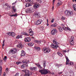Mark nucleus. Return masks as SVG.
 Returning <instances> with one entry per match:
<instances>
[{"label": "nucleus", "instance_id": "obj_1", "mask_svg": "<svg viewBox=\"0 0 76 76\" xmlns=\"http://www.w3.org/2000/svg\"><path fill=\"white\" fill-rule=\"evenodd\" d=\"M53 42L54 44H53V43H52L50 46L54 49H57L58 47V43L56 41V39H54L53 40Z\"/></svg>", "mask_w": 76, "mask_h": 76}, {"label": "nucleus", "instance_id": "obj_2", "mask_svg": "<svg viewBox=\"0 0 76 76\" xmlns=\"http://www.w3.org/2000/svg\"><path fill=\"white\" fill-rule=\"evenodd\" d=\"M39 72H40L42 75H46V74H48V73H51V72H50V71H48V69H46L40 70H39Z\"/></svg>", "mask_w": 76, "mask_h": 76}, {"label": "nucleus", "instance_id": "obj_3", "mask_svg": "<svg viewBox=\"0 0 76 76\" xmlns=\"http://www.w3.org/2000/svg\"><path fill=\"white\" fill-rule=\"evenodd\" d=\"M22 71L25 73V74L23 75V76H30L32 75L31 72L28 70H23Z\"/></svg>", "mask_w": 76, "mask_h": 76}, {"label": "nucleus", "instance_id": "obj_4", "mask_svg": "<svg viewBox=\"0 0 76 76\" xmlns=\"http://www.w3.org/2000/svg\"><path fill=\"white\" fill-rule=\"evenodd\" d=\"M42 50L44 51V52L45 53H48L50 52L51 51V49L48 47H45L43 48Z\"/></svg>", "mask_w": 76, "mask_h": 76}, {"label": "nucleus", "instance_id": "obj_5", "mask_svg": "<svg viewBox=\"0 0 76 76\" xmlns=\"http://www.w3.org/2000/svg\"><path fill=\"white\" fill-rule=\"evenodd\" d=\"M34 12V9L32 8H28L26 10V12L28 13H32Z\"/></svg>", "mask_w": 76, "mask_h": 76}, {"label": "nucleus", "instance_id": "obj_6", "mask_svg": "<svg viewBox=\"0 0 76 76\" xmlns=\"http://www.w3.org/2000/svg\"><path fill=\"white\" fill-rule=\"evenodd\" d=\"M65 13L66 15L69 16V15H73V11H69L66 10L65 11Z\"/></svg>", "mask_w": 76, "mask_h": 76}, {"label": "nucleus", "instance_id": "obj_7", "mask_svg": "<svg viewBox=\"0 0 76 76\" xmlns=\"http://www.w3.org/2000/svg\"><path fill=\"white\" fill-rule=\"evenodd\" d=\"M70 45H72L74 44V38L73 36H71L70 38V40L69 42Z\"/></svg>", "mask_w": 76, "mask_h": 76}, {"label": "nucleus", "instance_id": "obj_8", "mask_svg": "<svg viewBox=\"0 0 76 76\" xmlns=\"http://www.w3.org/2000/svg\"><path fill=\"white\" fill-rule=\"evenodd\" d=\"M17 51V50L16 49H12L9 52H10L11 54H15Z\"/></svg>", "mask_w": 76, "mask_h": 76}, {"label": "nucleus", "instance_id": "obj_9", "mask_svg": "<svg viewBox=\"0 0 76 76\" xmlns=\"http://www.w3.org/2000/svg\"><path fill=\"white\" fill-rule=\"evenodd\" d=\"M41 20H37L36 22H34V24L36 25H40L41 23Z\"/></svg>", "mask_w": 76, "mask_h": 76}, {"label": "nucleus", "instance_id": "obj_10", "mask_svg": "<svg viewBox=\"0 0 76 76\" xmlns=\"http://www.w3.org/2000/svg\"><path fill=\"white\" fill-rule=\"evenodd\" d=\"M57 32V31L56 29H53L51 31V34L52 35H55Z\"/></svg>", "mask_w": 76, "mask_h": 76}, {"label": "nucleus", "instance_id": "obj_11", "mask_svg": "<svg viewBox=\"0 0 76 76\" xmlns=\"http://www.w3.org/2000/svg\"><path fill=\"white\" fill-rule=\"evenodd\" d=\"M31 40V38L30 37H26L25 38L24 41L25 42H29Z\"/></svg>", "mask_w": 76, "mask_h": 76}, {"label": "nucleus", "instance_id": "obj_12", "mask_svg": "<svg viewBox=\"0 0 76 76\" xmlns=\"http://www.w3.org/2000/svg\"><path fill=\"white\" fill-rule=\"evenodd\" d=\"M28 65L27 64H23L21 66V68L22 69H24L25 68H26V67H28Z\"/></svg>", "mask_w": 76, "mask_h": 76}, {"label": "nucleus", "instance_id": "obj_13", "mask_svg": "<svg viewBox=\"0 0 76 76\" xmlns=\"http://www.w3.org/2000/svg\"><path fill=\"white\" fill-rule=\"evenodd\" d=\"M29 34L30 35H31V36H34V32L32 31L31 29H29Z\"/></svg>", "mask_w": 76, "mask_h": 76}, {"label": "nucleus", "instance_id": "obj_14", "mask_svg": "<svg viewBox=\"0 0 76 76\" xmlns=\"http://www.w3.org/2000/svg\"><path fill=\"white\" fill-rule=\"evenodd\" d=\"M37 66H34L33 67H31L30 68V70L32 71H36L37 70Z\"/></svg>", "mask_w": 76, "mask_h": 76}, {"label": "nucleus", "instance_id": "obj_15", "mask_svg": "<svg viewBox=\"0 0 76 76\" xmlns=\"http://www.w3.org/2000/svg\"><path fill=\"white\" fill-rule=\"evenodd\" d=\"M36 65L37 66V67H38L39 70H40V69H42V67L41 65L39 64V63H37V64H36Z\"/></svg>", "mask_w": 76, "mask_h": 76}, {"label": "nucleus", "instance_id": "obj_16", "mask_svg": "<svg viewBox=\"0 0 76 76\" xmlns=\"http://www.w3.org/2000/svg\"><path fill=\"white\" fill-rule=\"evenodd\" d=\"M26 2L27 3H29L30 4H32L34 3L33 0H26Z\"/></svg>", "mask_w": 76, "mask_h": 76}, {"label": "nucleus", "instance_id": "obj_17", "mask_svg": "<svg viewBox=\"0 0 76 76\" xmlns=\"http://www.w3.org/2000/svg\"><path fill=\"white\" fill-rule=\"evenodd\" d=\"M8 35L10 36H12V37H14L15 36V34L13 32H9L8 33Z\"/></svg>", "mask_w": 76, "mask_h": 76}, {"label": "nucleus", "instance_id": "obj_18", "mask_svg": "<svg viewBox=\"0 0 76 76\" xmlns=\"http://www.w3.org/2000/svg\"><path fill=\"white\" fill-rule=\"evenodd\" d=\"M29 62V61L28 60V61L27 60H24L23 61V64H27Z\"/></svg>", "mask_w": 76, "mask_h": 76}, {"label": "nucleus", "instance_id": "obj_19", "mask_svg": "<svg viewBox=\"0 0 76 76\" xmlns=\"http://www.w3.org/2000/svg\"><path fill=\"white\" fill-rule=\"evenodd\" d=\"M63 29L64 30H65V31H71V29L69 27H65Z\"/></svg>", "mask_w": 76, "mask_h": 76}, {"label": "nucleus", "instance_id": "obj_20", "mask_svg": "<svg viewBox=\"0 0 76 76\" xmlns=\"http://www.w3.org/2000/svg\"><path fill=\"white\" fill-rule=\"evenodd\" d=\"M34 16L37 18H39L40 16V14L38 13H34Z\"/></svg>", "mask_w": 76, "mask_h": 76}, {"label": "nucleus", "instance_id": "obj_21", "mask_svg": "<svg viewBox=\"0 0 76 76\" xmlns=\"http://www.w3.org/2000/svg\"><path fill=\"white\" fill-rule=\"evenodd\" d=\"M39 5H40L39 4H36L34 5L33 7L34 9H37V8L39 7Z\"/></svg>", "mask_w": 76, "mask_h": 76}, {"label": "nucleus", "instance_id": "obj_22", "mask_svg": "<svg viewBox=\"0 0 76 76\" xmlns=\"http://www.w3.org/2000/svg\"><path fill=\"white\" fill-rule=\"evenodd\" d=\"M65 58L66 59V65H67L69 62V58H68V57L67 56H66Z\"/></svg>", "mask_w": 76, "mask_h": 76}, {"label": "nucleus", "instance_id": "obj_23", "mask_svg": "<svg viewBox=\"0 0 76 76\" xmlns=\"http://www.w3.org/2000/svg\"><path fill=\"white\" fill-rule=\"evenodd\" d=\"M21 54V56H25V52L23 50H22Z\"/></svg>", "mask_w": 76, "mask_h": 76}, {"label": "nucleus", "instance_id": "obj_24", "mask_svg": "<svg viewBox=\"0 0 76 76\" xmlns=\"http://www.w3.org/2000/svg\"><path fill=\"white\" fill-rule=\"evenodd\" d=\"M17 47H18L19 48H22L23 47V45H22L21 44H20L18 45H17Z\"/></svg>", "mask_w": 76, "mask_h": 76}, {"label": "nucleus", "instance_id": "obj_25", "mask_svg": "<svg viewBox=\"0 0 76 76\" xmlns=\"http://www.w3.org/2000/svg\"><path fill=\"white\" fill-rule=\"evenodd\" d=\"M26 2L27 3L26 4V7H29L31 6V4L29 3Z\"/></svg>", "mask_w": 76, "mask_h": 76}, {"label": "nucleus", "instance_id": "obj_26", "mask_svg": "<svg viewBox=\"0 0 76 76\" xmlns=\"http://www.w3.org/2000/svg\"><path fill=\"white\" fill-rule=\"evenodd\" d=\"M57 26V24L55 23L51 26V27H56Z\"/></svg>", "mask_w": 76, "mask_h": 76}, {"label": "nucleus", "instance_id": "obj_27", "mask_svg": "<svg viewBox=\"0 0 76 76\" xmlns=\"http://www.w3.org/2000/svg\"><path fill=\"white\" fill-rule=\"evenodd\" d=\"M34 48L36 49V50H37V51H38L40 50V48L38 47H35Z\"/></svg>", "mask_w": 76, "mask_h": 76}, {"label": "nucleus", "instance_id": "obj_28", "mask_svg": "<svg viewBox=\"0 0 76 76\" xmlns=\"http://www.w3.org/2000/svg\"><path fill=\"white\" fill-rule=\"evenodd\" d=\"M35 42H36L37 43V44H41V42H42V41H38L36 40L35 41Z\"/></svg>", "mask_w": 76, "mask_h": 76}, {"label": "nucleus", "instance_id": "obj_29", "mask_svg": "<svg viewBox=\"0 0 76 76\" xmlns=\"http://www.w3.org/2000/svg\"><path fill=\"white\" fill-rule=\"evenodd\" d=\"M58 29L60 31V32H62L63 31V28L61 27H59L58 28Z\"/></svg>", "mask_w": 76, "mask_h": 76}, {"label": "nucleus", "instance_id": "obj_30", "mask_svg": "<svg viewBox=\"0 0 76 76\" xmlns=\"http://www.w3.org/2000/svg\"><path fill=\"white\" fill-rule=\"evenodd\" d=\"M23 34L24 35H26L27 36L29 35V34H28L26 32H23Z\"/></svg>", "mask_w": 76, "mask_h": 76}, {"label": "nucleus", "instance_id": "obj_31", "mask_svg": "<svg viewBox=\"0 0 76 76\" xmlns=\"http://www.w3.org/2000/svg\"><path fill=\"white\" fill-rule=\"evenodd\" d=\"M58 54V56H60V57H62L63 56V54H62L60 52H59L58 53H57Z\"/></svg>", "mask_w": 76, "mask_h": 76}, {"label": "nucleus", "instance_id": "obj_32", "mask_svg": "<svg viewBox=\"0 0 76 76\" xmlns=\"http://www.w3.org/2000/svg\"><path fill=\"white\" fill-rule=\"evenodd\" d=\"M2 66H0V74H1L2 72Z\"/></svg>", "mask_w": 76, "mask_h": 76}, {"label": "nucleus", "instance_id": "obj_33", "mask_svg": "<svg viewBox=\"0 0 76 76\" xmlns=\"http://www.w3.org/2000/svg\"><path fill=\"white\" fill-rule=\"evenodd\" d=\"M29 45L31 47H32V46H33L34 45V43H29Z\"/></svg>", "mask_w": 76, "mask_h": 76}, {"label": "nucleus", "instance_id": "obj_34", "mask_svg": "<svg viewBox=\"0 0 76 76\" xmlns=\"http://www.w3.org/2000/svg\"><path fill=\"white\" fill-rule=\"evenodd\" d=\"M46 64V61H45L43 63V66H44V68H45V66H46V65L45 64Z\"/></svg>", "mask_w": 76, "mask_h": 76}, {"label": "nucleus", "instance_id": "obj_35", "mask_svg": "<svg viewBox=\"0 0 76 76\" xmlns=\"http://www.w3.org/2000/svg\"><path fill=\"white\" fill-rule=\"evenodd\" d=\"M20 36L19 35H18L16 37V39H17L20 38Z\"/></svg>", "mask_w": 76, "mask_h": 76}, {"label": "nucleus", "instance_id": "obj_36", "mask_svg": "<svg viewBox=\"0 0 76 76\" xmlns=\"http://www.w3.org/2000/svg\"><path fill=\"white\" fill-rule=\"evenodd\" d=\"M16 63L17 64H18H18H21V63H22V62H16Z\"/></svg>", "mask_w": 76, "mask_h": 76}, {"label": "nucleus", "instance_id": "obj_37", "mask_svg": "<svg viewBox=\"0 0 76 76\" xmlns=\"http://www.w3.org/2000/svg\"><path fill=\"white\" fill-rule=\"evenodd\" d=\"M58 4L59 5H61V1H59L58 3Z\"/></svg>", "mask_w": 76, "mask_h": 76}, {"label": "nucleus", "instance_id": "obj_38", "mask_svg": "<svg viewBox=\"0 0 76 76\" xmlns=\"http://www.w3.org/2000/svg\"><path fill=\"white\" fill-rule=\"evenodd\" d=\"M16 15H16V14H14L12 15H10V16H11V17H13V16H16Z\"/></svg>", "mask_w": 76, "mask_h": 76}, {"label": "nucleus", "instance_id": "obj_39", "mask_svg": "<svg viewBox=\"0 0 76 76\" xmlns=\"http://www.w3.org/2000/svg\"><path fill=\"white\" fill-rule=\"evenodd\" d=\"M56 66H57V67L58 68H59V66H63V65H62V64H56Z\"/></svg>", "mask_w": 76, "mask_h": 76}, {"label": "nucleus", "instance_id": "obj_40", "mask_svg": "<svg viewBox=\"0 0 76 76\" xmlns=\"http://www.w3.org/2000/svg\"><path fill=\"white\" fill-rule=\"evenodd\" d=\"M5 41V40L4 39V40L3 41V42H2V46L3 47H4V41Z\"/></svg>", "mask_w": 76, "mask_h": 76}, {"label": "nucleus", "instance_id": "obj_41", "mask_svg": "<svg viewBox=\"0 0 76 76\" xmlns=\"http://www.w3.org/2000/svg\"><path fill=\"white\" fill-rule=\"evenodd\" d=\"M61 26H62V28H63H63H64L65 27V26H64V24H61Z\"/></svg>", "mask_w": 76, "mask_h": 76}, {"label": "nucleus", "instance_id": "obj_42", "mask_svg": "<svg viewBox=\"0 0 76 76\" xmlns=\"http://www.w3.org/2000/svg\"><path fill=\"white\" fill-rule=\"evenodd\" d=\"M2 60H1L0 61V64L1 65H2V63H3V62L2 61Z\"/></svg>", "mask_w": 76, "mask_h": 76}, {"label": "nucleus", "instance_id": "obj_43", "mask_svg": "<svg viewBox=\"0 0 76 76\" xmlns=\"http://www.w3.org/2000/svg\"><path fill=\"white\" fill-rule=\"evenodd\" d=\"M73 8L74 9V8H75L76 7V4H74L73 5Z\"/></svg>", "mask_w": 76, "mask_h": 76}, {"label": "nucleus", "instance_id": "obj_44", "mask_svg": "<svg viewBox=\"0 0 76 76\" xmlns=\"http://www.w3.org/2000/svg\"><path fill=\"white\" fill-rule=\"evenodd\" d=\"M15 75V76H19V73H16Z\"/></svg>", "mask_w": 76, "mask_h": 76}, {"label": "nucleus", "instance_id": "obj_45", "mask_svg": "<svg viewBox=\"0 0 76 76\" xmlns=\"http://www.w3.org/2000/svg\"><path fill=\"white\" fill-rule=\"evenodd\" d=\"M54 18H53L52 20H51V22L52 23H53V22H54Z\"/></svg>", "mask_w": 76, "mask_h": 76}, {"label": "nucleus", "instance_id": "obj_46", "mask_svg": "<svg viewBox=\"0 0 76 76\" xmlns=\"http://www.w3.org/2000/svg\"><path fill=\"white\" fill-rule=\"evenodd\" d=\"M5 5L6 6H7V7H9V5H8V4L7 3H6L5 4Z\"/></svg>", "mask_w": 76, "mask_h": 76}, {"label": "nucleus", "instance_id": "obj_47", "mask_svg": "<svg viewBox=\"0 0 76 76\" xmlns=\"http://www.w3.org/2000/svg\"><path fill=\"white\" fill-rule=\"evenodd\" d=\"M12 9L13 10V11H14L15 12H16V9H15V8H14Z\"/></svg>", "mask_w": 76, "mask_h": 76}, {"label": "nucleus", "instance_id": "obj_48", "mask_svg": "<svg viewBox=\"0 0 76 76\" xmlns=\"http://www.w3.org/2000/svg\"><path fill=\"white\" fill-rule=\"evenodd\" d=\"M38 1L39 3H41L42 2V1H41V0H39Z\"/></svg>", "mask_w": 76, "mask_h": 76}, {"label": "nucleus", "instance_id": "obj_49", "mask_svg": "<svg viewBox=\"0 0 76 76\" xmlns=\"http://www.w3.org/2000/svg\"><path fill=\"white\" fill-rule=\"evenodd\" d=\"M68 64H69L70 65H72V63H71V62L69 63H68Z\"/></svg>", "mask_w": 76, "mask_h": 76}, {"label": "nucleus", "instance_id": "obj_50", "mask_svg": "<svg viewBox=\"0 0 76 76\" xmlns=\"http://www.w3.org/2000/svg\"><path fill=\"white\" fill-rule=\"evenodd\" d=\"M63 52L64 53H66L67 52V50H63Z\"/></svg>", "mask_w": 76, "mask_h": 76}, {"label": "nucleus", "instance_id": "obj_51", "mask_svg": "<svg viewBox=\"0 0 76 76\" xmlns=\"http://www.w3.org/2000/svg\"><path fill=\"white\" fill-rule=\"evenodd\" d=\"M12 9H15V6H13L12 7Z\"/></svg>", "mask_w": 76, "mask_h": 76}, {"label": "nucleus", "instance_id": "obj_52", "mask_svg": "<svg viewBox=\"0 0 76 76\" xmlns=\"http://www.w3.org/2000/svg\"><path fill=\"white\" fill-rule=\"evenodd\" d=\"M3 60L4 61H6V59L3 58Z\"/></svg>", "mask_w": 76, "mask_h": 76}, {"label": "nucleus", "instance_id": "obj_53", "mask_svg": "<svg viewBox=\"0 0 76 76\" xmlns=\"http://www.w3.org/2000/svg\"><path fill=\"white\" fill-rule=\"evenodd\" d=\"M60 5H59V4H58V3L57 4V6L58 7L59 6H60Z\"/></svg>", "mask_w": 76, "mask_h": 76}, {"label": "nucleus", "instance_id": "obj_54", "mask_svg": "<svg viewBox=\"0 0 76 76\" xmlns=\"http://www.w3.org/2000/svg\"><path fill=\"white\" fill-rule=\"evenodd\" d=\"M74 10L75 11H76V7L75 8H74Z\"/></svg>", "mask_w": 76, "mask_h": 76}, {"label": "nucleus", "instance_id": "obj_55", "mask_svg": "<svg viewBox=\"0 0 76 76\" xmlns=\"http://www.w3.org/2000/svg\"><path fill=\"white\" fill-rule=\"evenodd\" d=\"M4 58H5V59H7V56H5Z\"/></svg>", "mask_w": 76, "mask_h": 76}, {"label": "nucleus", "instance_id": "obj_56", "mask_svg": "<svg viewBox=\"0 0 76 76\" xmlns=\"http://www.w3.org/2000/svg\"><path fill=\"white\" fill-rule=\"evenodd\" d=\"M51 75H54V73L53 72L51 73Z\"/></svg>", "mask_w": 76, "mask_h": 76}, {"label": "nucleus", "instance_id": "obj_57", "mask_svg": "<svg viewBox=\"0 0 76 76\" xmlns=\"http://www.w3.org/2000/svg\"><path fill=\"white\" fill-rule=\"evenodd\" d=\"M62 20H64V19H65L63 17H62Z\"/></svg>", "mask_w": 76, "mask_h": 76}, {"label": "nucleus", "instance_id": "obj_58", "mask_svg": "<svg viewBox=\"0 0 76 76\" xmlns=\"http://www.w3.org/2000/svg\"><path fill=\"white\" fill-rule=\"evenodd\" d=\"M15 3H16V2H14L12 4L14 5V4H15Z\"/></svg>", "mask_w": 76, "mask_h": 76}, {"label": "nucleus", "instance_id": "obj_59", "mask_svg": "<svg viewBox=\"0 0 76 76\" xmlns=\"http://www.w3.org/2000/svg\"><path fill=\"white\" fill-rule=\"evenodd\" d=\"M11 6H9L8 7H9V8H11Z\"/></svg>", "mask_w": 76, "mask_h": 76}, {"label": "nucleus", "instance_id": "obj_60", "mask_svg": "<svg viewBox=\"0 0 76 76\" xmlns=\"http://www.w3.org/2000/svg\"><path fill=\"white\" fill-rule=\"evenodd\" d=\"M56 1V0H53V4L54 3V2Z\"/></svg>", "mask_w": 76, "mask_h": 76}, {"label": "nucleus", "instance_id": "obj_61", "mask_svg": "<svg viewBox=\"0 0 76 76\" xmlns=\"http://www.w3.org/2000/svg\"><path fill=\"white\" fill-rule=\"evenodd\" d=\"M54 6L53 5V7H52V9H53H53H54Z\"/></svg>", "mask_w": 76, "mask_h": 76}, {"label": "nucleus", "instance_id": "obj_62", "mask_svg": "<svg viewBox=\"0 0 76 76\" xmlns=\"http://www.w3.org/2000/svg\"><path fill=\"white\" fill-rule=\"evenodd\" d=\"M5 72L4 73V74H3V75H4L5 76V75H5Z\"/></svg>", "mask_w": 76, "mask_h": 76}, {"label": "nucleus", "instance_id": "obj_63", "mask_svg": "<svg viewBox=\"0 0 76 76\" xmlns=\"http://www.w3.org/2000/svg\"><path fill=\"white\" fill-rule=\"evenodd\" d=\"M6 72H8V70H6Z\"/></svg>", "mask_w": 76, "mask_h": 76}, {"label": "nucleus", "instance_id": "obj_64", "mask_svg": "<svg viewBox=\"0 0 76 76\" xmlns=\"http://www.w3.org/2000/svg\"><path fill=\"white\" fill-rule=\"evenodd\" d=\"M6 70H9V69L8 68H6Z\"/></svg>", "mask_w": 76, "mask_h": 76}]
</instances>
